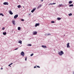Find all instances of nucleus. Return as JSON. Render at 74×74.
Segmentation results:
<instances>
[{
    "instance_id": "25",
    "label": "nucleus",
    "mask_w": 74,
    "mask_h": 74,
    "mask_svg": "<svg viewBox=\"0 0 74 74\" xmlns=\"http://www.w3.org/2000/svg\"><path fill=\"white\" fill-rule=\"evenodd\" d=\"M37 66V67L38 68H40V67L39 66Z\"/></svg>"
},
{
    "instance_id": "40",
    "label": "nucleus",
    "mask_w": 74,
    "mask_h": 74,
    "mask_svg": "<svg viewBox=\"0 0 74 74\" xmlns=\"http://www.w3.org/2000/svg\"><path fill=\"white\" fill-rule=\"evenodd\" d=\"M23 8H25V7H24V6L23 7Z\"/></svg>"
},
{
    "instance_id": "27",
    "label": "nucleus",
    "mask_w": 74,
    "mask_h": 74,
    "mask_svg": "<svg viewBox=\"0 0 74 74\" xmlns=\"http://www.w3.org/2000/svg\"><path fill=\"white\" fill-rule=\"evenodd\" d=\"M4 29H5V28H4V27H3V28H2V30H4Z\"/></svg>"
},
{
    "instance_id": "21",
    "label": "nucleus",
    "mask_w": 74,
    "mask_h": 74,
    "mask_svg": "<svg viewBox=\"0 0 74 74\" xmlns=\"http://www.w3.org/2000/svg\"><path fill=\"white\" fill-rule=\"evenodd\" d=\"M51 22L52 23H55V21H51Z\"/></svg>"
},
{
    "instance_id": "10",
    "label": "nucleus",
    "mask_w": 74,
    "mask_h": 74,
    "mask_svg": "<svg viewBox=\"0 0 74 74\" xmlns=\"http://www.w3.org/2000/svg\"><path fill=\"white\" fill-rule=\"evenodd\" d=\"M9 13L10 15H12L13 14V13L11 11H9Z\"/></svg>"
},
{
    "instance_id": "13",
    "label": "nucleus",
    "mask_w": 74,
    "mask_h": 74,
    "mask_svg": "<svg viewBox=\"0 0 74 74\" xmlns=\"http://www.w3.org/2000/svg\"><path fill=\"white\" fill-rule=\"evenodd\" d=\"M18 30H21V27H18Z\"/></svg>"
},
{
    "instance_id": "20",
    "label": "nucleus",
    "mask_w": 74,
    "mask_h": 74,
    "mask_svg": "<svg viewBox=\"0 0 74 74\" xmlns=\"http://www.w3.org/2000/svg\"><path fill=\"white\" fill-rule=\"evenodd\" d=\"M69 16H71V15H72V14L70 13V14H69Z\"/></svg>"
},
{
    "instance_id": "30",
    "label": "nucleus",
    "mask_w": 74,
    "mask_h": 74,
    "mask_svg": "<svg viewBox=\"0 0 74 74\" xmlns=\"http://www.w3.org/2000/svg\"><path fill=\"white\" fill-rule=\"evenodd\" d=\"M21 21H24V19H22V20H21Z\"/></svg>"
},
{
    "instance_id": "39",
    "label": "nucleus",
    "mask_w": 74,
    "mask_h": 74,
    "mask_svg": "<svg viewBox=\"0 0 74 74\" xmlns=\"http://www.w3.org/2000/svg\"><path fill=\"white\" fill-rule=\"evenodd\" d=\"M60 6H62V5H59Z\"/></svg>"
},
{
    "instance_id": "33",
    "label": "nucleus",
    "mask_w": 74,
    "mask_h": 74,
    "mask_svg": "<svg viewBox=\"0 0 74 74\" xmlns=\"http://www.w3.org/2000/svg\"><path fill=\"white\" fill-rule=\"evenodd\" d=\"M53 4H56V3H53Z\"/></svg>"
},
{
    "instance_id": "3",
    "label": "nucleus",
    "mask_w": 74,
    "mask_h": 74,
    "mask_svg": "<svg viewBox=\"0 0 74 74\" xmlns=\"http://www.w3.org/2000/svg\"><path fill=\"white\" fill-rule=\"evenodd\" d=\"M18 14H16V15L14 16V18L15 19H16V18H18Z\"/></svg>"
},
{
    "instance_id": "26",
    "label": "nucleus",
    "mask_w": 74,
    "mask_h": 74,
    "mask_svg": "<svg viewBox=\"0 0 74 74\" xmlns=\"http://www.w3.org/2000/svg\"><path fill=\"white\" fill-rule=\"evenodd\" d=\"M39 6L40 7H41V6H42V5H39Z\"/></svg>"
},
{
    "instance_id": "24",
    "label": "nucleus",
    "mask_w": 74,
    "mask_h": 74,
    "mask_svg": "<svg viewBox=\"0 0 74 74\" xmlns=\"http://www.w3.org/2000/svg\"><path fill=\"white\" fill-rule=\"evenodd\" d=\"M47 35V36H51V34H48Z\"/></svg>"
},
{
    "instance_id": "2",
    "label": "nucleus",
    "mask_w": 74,
    "mask_h": 74,
    "mask_svg": "<svg viewBox=\"0 0 74 74\" xmlns=\"http://www.w3.org/2000/svg\"><path fill=\"white\" fill-rule=\"evenodd\" d=\"M21 55H22V56H25V53L23 51H22L21 53Z\"/></svg>"
},
{
    "instance_id": "6",
    "label": "nucleus",
    "mask_w": 74,
    "mask_h": 74,
    "mask_svg": "<svg viewBox=\"0 0 74 74\" xmlns=\"http://www.w3.org/2000/svg\"><path fill=\"white\" fill-rule=\"evenodd\" d=\"M70 44V43H68L67 44V48H70V45H69Z\"/></svg>"
},
{
    "instance_id": "8",
    "label": "nucleus",
    "mask_w": 74,
    "mask_h": 74,
    "mask_svg": "<svg viewBox=\"0 0 74 74\" xmlns=\"http://www.w3.org/2000/svg\"><path fill=\"white\" fill-rule=\"evenodd\" d=\"M36 10V8H34L32 11H31V12H33L34 11Z\"/></svg>"
},
{
    "instance_id": "22",
    "label": "nucleus",
    "mask_w": 74,
    "mask_h": 74,
    "mask_svg": "<svg viewBox=\"0 0 74 74\" xmlns=\"http://www.w3.org/2000/svg\"><path fill=\"white\" fill-rule=\"evenodd\" d=\"M28 46H32V45H31V44H28Z\"/></svg>"
},
{
    "instance_id": "16",
    "label": "nucleus",
    "mask_w": 74,
    "mask_h": 74,
    "mask_svg": "<svg viewBox=\"0 0 74 74\" xmlns=\"http://www.w3.org/2000/svg\"><path fill=\"white\" fill-rule=\"evenodd\" d=\"M69 7H73V5L71 4V5H69Z\"/></svg>"
},
{
    "instance_id": "34",
    "label": "nucleus",
    "mask_w": 74,
    "mask_h": 74,
    "mask_svg": "<svg viewBox=\"0 0 74 74\" xmlns=\"http://www.w3.org/2000/svg\"><path fill=\"white\" fill-rule=\"evenodd\" d=\"M13 64L12 63H11L10 64V65H12V64Z\"/></svg>"
},
{
    "instance_id": "38",
    "label": "nucleus",
    "mask_w": 74,
    "mask_h": 74,
    "mask_svg": "<svg viewBox=\"0 0 74 74\" xmlns=\"http://www.w3.org/2000/svg\"><path fill=\"white\" fill-rule=\"evenodd\" d=\"M43 0H41V1L42 2V1H43Z\"/></svg>"
},
{
    "instance_id": "7",
    "label": "nucleus",
    "mask_w": 74,
    "mask_h": 74,
    "mask_svg": "<svg viewBox=\"0 0 74 74\" xmlns=\"http://www.w3.org/2000/svg\"><path fill=\"white\" fill-rule=\"evenodd\" d=\"M12 22L13 24V25H15V21L14 20L12 21Z\"/></svg>"
},
{
    "instance_id": "5",
    "label": "nucleus",
    "mask_w": 74,
    "mask_h": 74,
    "mask_svg": "<svg viewBox=\"0 0 74 74\" xmlns=\"http://www.w3.org/2000/svg\"><path fill=\"white\" fill-rule=\"evenodd\" d=\"M37 34V32L36 31L34 32L33 33V34L34 35H36V34Z\"/></svg>"
},
{
    "instance_id": "35",
    "label": "nucleus",
    "mask_w": 74,
    "mask_h": 74,
    "mask_svg": "<svg viewBox=\"0 0 74 74\" xmlns=\"http://www.w3.org/2000/svg\"><path fill=\"white\" fill-rule=\"evenodd\" d=\"M49 4L50 5H52V4H53V3H50Z\"/></svg>"
},
{
    "instance_id": "29",
    "label": "nucleus",
    "mask_w": 74,
    "mask_h": 74,
    "mask_svg": "<svg viewBox=\"0 0 74 74\" xmlns=\"http://www.w3.org/2000/svg\"><path fill=\"white\" fill-rule=\"evenodd\" d=\"M18 49V47L16 49H14V50H17V49Z\"/></svg>"
},
{
    "instance_id": "37",
    "label": "nucleus",
    "mask_w": 74,
    "mask_h": 74,
    "mask_svg": "<svg viewBox=\"0 0 74 74\" xmlns=\"http://www.w3.org/2000/svg\"><path fill=\"white\" fill-rule=\"evenodd\" d=\"M3 68H1V70H3Z\"/></svg>"
},
{
    "instance_id": "19",
    "label": "nucleus",
    "mask_w": 74,
    "mask_h": 74,
    "mask_svg": "<svg viewBox=\"0 0 74 74\" xmlns=\"http://www.w3.org/2000/svg\"><path fill=\"white\" fill-rule=\"evenodd\" d=\"M0 15H2V16H4V15H3V14H2V13H0Z\"/></svg>"
},
{
    "instance_id": "12",
    "label": "nucleus",
    "mask_w": 74,
    "mask_h": 74,
    "mask_svg": "<svg viewBox=\"0 0 74 74\" xmlns=\"http://www.w3.org/2000/svg\"><path fill=\"white\" fill-rule=\"evenodd\" d=\"M6 34H7V33H6V32L3 33V35H6Z\"/></svg>"
},
{
    "instance_id": "15",
    "label": "nucleus",
    "mask_w": 74,
    "mask_h": 74,
    "mask_svg": "<svg viewBox=\"0 0 74 74\" xmlns=\"http://www.w3.org/2000/svg\"><path fill=\"white\" fill-rule=\"evenodd\" d=\"M72 3V1H70L69 2V4H71Z\"/></svg>"
},
{
    "instance_id": "32",
    "label": "nucleus",
    "mask_w": 74,
    "mask_h": 74,
    "mask_svg": "<svg viewBox=\"0 0 74 74\" xmlns=\"http://www.w3.org/2000/svg\"><path fill=\"white\" fill-rule=\"evenodd\" d=\"M34 69H35V68H37V67H36V66H35L34 67Z\"/></svg>"
},
{
    "instance_id": "41",
    "label": "nucleus",
    "mask_w": 74,
    "mask_h": 74,
    "mask_svg": "<svg viewBox=\"0 0 74 74\" xmlns=\"http://www.w3.org/2000/svg\"><path fill=\"white\" fill-rule=\"evenodd\" d=\"M73 74H74V72L73 73Z\"/></svg>"
},
{
    "instance_id": "11",
    "label": "nucleus",
    "mask_w": 74,
    "mask_h": 74,
    "mask_svg": "<svg viewBox=\"0 0 74 74\" xmlns=\"http://www.w3.org/2000/svg\"><path fill=\"white\" fill-rule=\"evenodd\" d=\"M42 47L43 48H47V46L45 45H42Z\"/></svg>"
},
{
    "instance_id": "14",
    "label": "nucleus",
    "mask_w": 74,
    "mask_h": 74,
    "mask_svg": "<svg viewBox=\"0 0 74 74\" xmlns=\"http://www.w3.org/2000/svg\"><path fill=\"white\" fill-rule=\"evenodd\" d=\"M18 42H19V43H20V44H22V41L20 40V41H19Z\"/></svg>"
},
{
    "instance_id": "23",
    "label": "nucleus",
    "mask_w": 74,
    "mask_h": 74,
    "mask_svg": "<svg viewBox=\"0 0 74 74\" xmlns=\"http://www.w3.org/2000/svg\"><path fill=\"white\" fill-rule=\"evenodd\" d=\"M33 55H34V53H32L31 54L30 56H32Z\"/></svg>"
},
{
    "instance_id": "4",
    "label": "nucleus",
    "mask_w": 74,
    "mask_h": 74,
    "mask_svg": "<svg viewBox=\"0 0 74 74\" xmlns=\"http://www.w3.org/2000/svg\"><path fill=\"white\" fill-rule=\"evenodd\" d=\"M4 5H8V3L7 2H5L3 3Z\"/></svg>"
},
{
    "instance_id": "31",
    "label": "nucleus",
    "mask_w": 74,
    "mask_h": 74,
    "mask_svg": "<svg viewBox=\"0 0 74 74\" xmlns=\"http://www.w3.org/2000/svg\"><path fill=\"white\" fill-rule=\"evenodd\" d=\"M8 66H10V67H11V65H10V64Z\"/></svg>"
},
{
    "instance_id": "1",
    "label": "nucleus",
    "mask_w": 74,
    "mask_h": 74,
    "mask_svg": "<svg viewBox=\"0 0 74 74\" xmlns=\"http://www.w3.org/2000/svg\"><path fill=\"white\" fill-rule=\"evenodd\" d=\"M58 54L60 55H61V56H62L63 54H64V53H63V51H61L60 52H59L58 53Z\"/></svg>"
},
{
    "instance_id": "18",
    "label": "nucleus",
    "mask_w": 74,
    "mask_h": 74,
    "mask_svg": "<svg viewBox=\"0 0 74 74\" xmlns=\"http://www.w3.org/2000/svg\"><path fill=\"white\" fill-rule=\"evenodd\" d=\"M21 5H18L17 6V7L18 8H20V7H21Z\"/></svg>"
},
{
    "instance_id": "9",
    "label": "nucleus",
    "mask_w": 74,
    "mask_h": 74,
    "mask_svg": "<svg viewBox=\"0 0 74 74\" xmlns=\"http://www.w3.org/2000/svg\"><path fill=\"white\" fill-rule=\"evenodd\" d=\"M39 25H40V24L39 23H36V24L35 26V27H37V26H39Z\"/></svg>"
},
{
    "instance_id": "28",
    "label": "nucleus",
    "mask_w": 74,
    "mask_h": 74,
    "mask_svg": "<svg viewBox=\"0 0 74 74\" xmlns=\"http://www.w3.org/2000/svg\"><path fill=\"white\" fill-rule=\"evenodd\" d=\"M25 61H26V60H27V58H25Z\"/></svg>"
},
{
    "instance_id": "17",
    "label": "nucleus",
    "mask_w": 74,
    "mask_h": 74,
    "mask_svg": "<svg viewBox=\"0 0 74 74\" xmlns=\"http://www.w3.org/2000/svg\"><path fill=\"white\" fill-rule=\"evenodd\" d=\"M57 19L58 20H60V19H61V18H57Z\"/></svg>"
},
{
    "instance_id": "36",
    "label": "nucleus",
    "mask_w": 74,
    "mask_h": 74,
    "mask_svg": "<svg viewBox=\"0 0 74 74\" xmlns=\"http://www.w3.org/2000/svg\"><path fill=\"white\" fill-rule=\"evenodd\" d=\"M40 6H38V9L39 8H40Z\"/></svg>"
}]
</instances>
